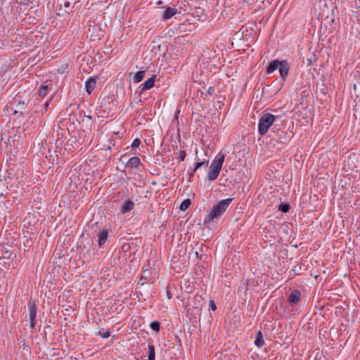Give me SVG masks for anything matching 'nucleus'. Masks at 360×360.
Wrapping results in <instances>:
<instances>
[{
    "mask_svg": "<svg viewBox=\"0 0 360 360\" xmlns=\"http://www.w3.org/2000/svg\"><path fill=\"white\" fill-rule=\"evenodd\" d=\"M232 200V198L222 200L213 206L210 212L205 217L204 223L208 224L214 219L219 218L227 210Z\"/></svg>",
    "mask_w": 360,
    "mask_h": 360,
    "instance_id": "1",
    "label": "nucleus"
},
{
    "mask_svg": "<svg viewBox=\"0 0 360 360\" xmlns=\"http://www.w3.org/2000/svg\"><path fill=\"white\" fill-rule=\"evenodd\" d=\"M225 155L219 153L210 166V172L207 174V179L210 181H214L217 179L224 163Z\"/></svg>",
    "mask_w": 360,
    "mask_h": 360,
    "instance_id": "2",
    "label": "nucleus"
},
{
    "mask_svg": "<svg viewBox=\"0 0 360 360\" xmlns=\"http://www.w3.org/2000/svg\"><path fill=\"white\" fill-rule=\"evenodd\" d=\"M275 119V116L270 113L264 114L260 118L259 122V131L260 134L263 135L267 132L270 127L274 124Z\"/></svg>",
    "mask_w": 360,
    "mask_h": 360,
    "instance_id": "3",
    "label": "nucleus"
},
{
    "mask_svg": "<svg viewBox=\"0 0 360 360\" xmlns=\"http://www.w3.org/2000/svg\"><path fill=\"white\" fill-rule=\"evenodd\" d=\"M30 311V320L31 321V327L34 328L35 326L34 320L37 315V305L34 301L30 300L28 304Z\"/></svg>",
    "mask_w": 360,
    "mask_h": 360,
    "instance_id": "4",
    "label": "nucleus"
},
{
    "mask_svg": "<svg viewBox=\"0 0 360 360\" xmlns=\"http://www.w3.org/2000/svg\"><path fill=\"white\" fill-rule=\"evenodd\" d=\"M96 79L94 77H90L85 82V89L88 94H91L96 88Z\"/></svg>",
    "mask_w": 360,
    "mask_h": 360,
    "instance_id": "5",
    "label": "nucleus"
},
{
    "mask_svg": "<svg viewBox=\"0 0 360 360\" xmlns=\"http://www.w3.org/2000/svg\"><path fill=\"white\" fill-rule=\"evenodd\" d=\"M282 65V60H274L270 63L266 69L267 74L270 75L273 73L276 70L279 69Z\"/></svg>",
    "mask_w": 360,
    "mask_h": 360,
    "instance_id": "6",
    "label": "nucleus"
},
{
    "mask_svg": "<svg viewBox=\"0 0 360 360\" xmlns=\"http://www.w3.org/2000/svg\"><path fill=\"white\" fill-rule=\"evenodd\" d=\"M279 72L283 79H285L289 72V66L286 60H282V65L279 68Z\"/></svg>",
    "mask_w": 360,
    "mask_h": 360,
    "instance_id": "7",
    "label": "nucleus"
},
{
    "mask_svg": "<svg viewBox=\"0 0 360 360\" xmlns=\"http://www.w3.org/2000/svg\"><path fill=\"white\" fill-rule=\"evenodd\" d=\"M300 298V292L297 290H295L290 295V296L288 297V301L291 304L295 305L299 302Z\"/></svg>",
    "mask_w": 360,
    "mask_h": 360,
    "instance_id": "8",
    "label": "nucleus"
},
{
    "mask_svg": "<svg viewBox=\"0 0 360 360\" xmlns=\"http://www.w3.org/2000/svg\"><path fill=\"white\" fill-rule=\"evenodd\" d=\"M140 165H141L140 159L138 157L134 156V157L131 158L128 160L126 166L127 167H130V168H136V167H138Z\"/></svg>",
    "mask_w": 360,
    "mask_h": 360,
    "instance_id": "9",
    "label": "nucleus"
},
{
    "mask_svg": "<svg viewBox=\"0 0 360 360\" xmlns=\"http://www.w3.org/2000/svg\"><path fill=\"white\" fill-rule=\"evenodd\" d=\"M155 84V79L154 77H150L146 81L141 84V88L142 90H148L151 89Z\"/></svg>",
    "mask_w": 360,
    "mask_h": 360,
    "instance_id": "10",
    "label": "nucleus"
},
{
    "mask_svg": "<svg viewBox=\"0 0 360 360\" xmlns=\"http://www.w3.org/2000/svg\"><path fill=\"white\" fill-rule=\"evenodd\" d=\"M37 219L33 213H28L27 217L25 219L24 222L27 224L28 226H34L37 223Z\"/></svg>",
    "mask_w": 360,
    "mask_h": 360,
    "instance_id": "11",
    "label": "nucleus"
},
{
    "mask_svg": "<svg viewBox=\"0 0 360 360\" xmlns=\"http://www.w3.org/2000/svg\"><path fill=\"white\" fill-rule=\"evenodd\" d=\"M108 233L106 230H103L98 234V245L101 246L104 244L108 238Z\"/></svg>",
    "mask_w": 360,
    "mask_h": 360,
    "instance_id": "12",
    "label": "nucleus"
},
{
    "mask_svg": "<svg viewBox=\"0 0 360 360\" xmlns=\"http://www.w3.org/2000/svg\"><path fill=\"white\" fill-rule=\"evenodd\" d=\"M176 13V9L174 8H167L164 13L165 19H169Z\"/></svg>",
    "mask_w": 360,
    "mask_h": 360,
    "instance_id": "13",
    "label": "nucleus"
},
{
    "mask_svg": "<svg viewBox=\"0 0 360 360\" xmlns=\"http://www.w3.org/2000/svg\"><path fill=\"white\" fill-rule=\"evenodd\" d=\"M134 207V203L131 201H127L124 202L122 206V212L126 213L127 212L131 211Z\"/></svg>",
    "mask_w": 360,
    "mask_h": 360,
    "instance_id": "14",
    "label": "nucleus"
},
{
    "mask_svg": "<svg viewBox=\"0 0 360 360\" xmlns=\"http://www.w3.org/2000/svg\"><path fill=\"white\" fill-rule=\"evenodd\" d=\"M148 360H155V348L153 345H148V350L147 352Z\"/></svg>",
    "mask_w": 360,
    "mask_h": 360,
    "instance_id": "15",
    "label": "nucleus"
},
{
    "mask_svg": "<svg viewBox=\"0 0 360 360\" xmlns=\"http://www.w3.org/2000/svg\"><path fill=\"white\" fill-rule=\"evenodd\" d=\"M145 75V71H139L137 72L134 77V82L135 83L140 82L144 77Z\"/></svg>",
    "mask_w": 360,
    "mask_h": 360,
    "instance_id": "16",
    "label": "nucleus"
},
{
    "mask_svg": "<svg viewBox=\"0 0 360 360\" xmlns=\"http://www.w3.org/2000/svg\"><path fill=\"white\" fill-rule=\"evenodd\" d=\"M191 205V200L190 199H186L184 200L180 205L179 209L182 211L186 210L189 205Z\"/></svg>",
    "mask_w": 360,
    "mask_h": 360,
    "instance_id": "17",
    "label": "nucleus"
},
{
    "mask_svg": "<svg viewBox=\"0 0 360 360\" xmlns=\"http://www.w3.org/2000/svg\"><path fill=\"white\" fill-rule=\"evenodd\" d=\"M6 110L7 112H11L13 115L19 114L20 117H22L24 115L23 112L20 111L19 110L13 109L11 107H6Z\"/></svg>",
    "mask_w": 360,
    "mask_h": 360,
    "instance_id": "18",
    "label": "nucleus"
},
{
    "mask_svg": "<svg viewBox=\"0 0 360 360\" xmlns=\"http://www.w3.org/2000/svg\"><path fill=\"white\" fill-rule=\"evenodd\" d=\"M48 87L49 86L47 84H44L40 87L39 95L41 97H44L46 95Z\"/></svg>",
    "mask_w": 360,
    "mask_h": 360,
    "instance_id": "19",
    "label": "nucleus"
},
{
    "mask_svg": "<svg viewBox=\"0 0 360 360\" xmlns=\"http://www.w3.org/2000/svg\"><path fill=\"white\" fill-rule=\"evenodd\" d=\"M70 4H71V3H70V1L69 0H60V6L61 7L63 6L65 8V12H68L66 11V8H70Z\"/></svg>",
    "mask_w": 360,
    "mask_h": 360,
    "instance_id": "20",
    "label": "nucleus"
},
{
    "mask_svg": "<svg viewBox=\"0 0 360 360\" xmlns=\"http://www.w3.org/2000/svg\"><path fill=\"white\" fill-rule=\"evenodd\" d=\"M17 107L20 111L23 112V110L26 108L25 102L23 100H19L18 102Z\"/></svg>",
    "mask_w": 360,
    "mask_h": 360,
    "instance_id": "21",
    "label": "nucleus"
},
{
    "mask_svg": "<svg viewBox=\"0 0 360 360\" xmlns=\"http://www.w3.org/2000/svg\"><path fill=\"white\" fill-rule=\"evenodd\" d=\"M150 328L155 330V331H159L160 330V323L158 321H153L151 323H150Z\"/></svg>",
    "mask_w": 360,
    "mask_h": 360,
    "instance_id": "22",
    "label": "nucleus"
},
{
    "mask_svg": "<svg viewBox=\"0 0 360 360\" xmlns=\"http://www.w3.org/2000/svg\"><path fill=\"white\" fill-rule=\"evenodd\" d=\"M290 206L288 204H281L279 205V210L283 212H286L289 210Z\"/></svg>",
    "mask_w": 360,
    "mask_h": 360,
    "instance_id": "23",
    "label": "nucleus"
},
{
    "mask_svg": "<svg viewBox=\"0 0 360 360\" xmlns=\"http://www.w3.org/2000/svg\"><path fill=\"white\" fill-rule=\"evenodd\" d=\"M68 68V64L65 63V64L62 65V66L60 68L58 69L57 72L58 73L63 74L67 70Z\"/></svg>",
    "mask_w": 360,
    "mask_h": 360,
    "instance_id": "24",
    "label": "nucleus"
},
{
    "mask_svg": "<svg viewBox=\"0 0 360 360\" xmlns=\"http://www.w3.org/2000/svg\"><path fill=\"white\" fill-rule=\"evenodd\" d=\"M255 345L257 347H260L264 345V339H255Z\"/></svg>",
    "mask_w": 360,
    "mask_h": 360,
    "instance_id": "25",
    "label": "nucleus"
},
{
    "mask_svg": "<svg viewBox=\"0 0 360 360\" xmlns=\"http://www.w3.org/2000/svg\"><path fill=\"white\" fill-rule=\"evenodd\" d=\"M141 144V141L140 139H135L133 142H132V144H131V147L133 148H138Z\"/></svg>",
    "mask_w": 360,
    "mask_h": 360,
    "instance_id": "26",
    "label": "nucleus"
},
{
    "mask_svg": "<svg viewBox=\"0 0 360 360\" xmlns=\"http://www.w3.org/2000/svg\"><path fill=\"white\" fill-rule=\"evenodd\" d=\"M186 155V152L184 150H180L179 152L178 158L181 161H183L185 159Z\"/></svg>",
    "mask_w": 360,
    "mask_h": 360,
    "instance_id": "27",
    "label": "nucleus"
},
{
    "mask_svg": "<svg viewBox=\"0 0 360 360\" xmlns=\"http://www.w3.org/2000/svg\"><path fill=\"white\" fill-rule=\"evenodd\" d=\"M204 164L207 165L208 164V161H207V162L203 161V162H197L196 165H195V167L194 168V172H195L198 168H200Z\"/></svg>",
    "mask_w": 360,
    "mask_h": 360,
    "instance_id": "28",
    "label": "nucleus"
},
{
    "mask_svg": "<svg viewBox=\"0 0 360 360\" xmlns=\"http://www.w3.org/2000/svg\"><path fill=\"white\" fill-rule=\"evenodd\" d=\"M210 308L212 311H214L216 309V306L214 301H210Z\"/></svg>",
    "mask_w": 360,
    "mask_h": 360,
    "instance_id": "29",
    "label": "nucleus"
},
{
    "mask_svg": "<svg viewBox=\"0 0 360 360\" xmlns=\"http://www.w3.org/2000/svg\"><path fill=\"white\" fill-rule=\"evenodd\" d=\"M110 333L109 331H105L103 334V338H108L110 336Z\"/></svg>",
    "mask_w": 360,
    "mask_h": 360,
    "instance_id": "30",
    "label": "nucleus"
},
{
    "mask_svg": "<svg viewBox=\"0 0 360 360\" xmlns=\"http://www.w3.org/2000/svg\"><path fill=\"white\" fill-rule=\"evenodd\" d=\"M214 88H212V87H210V88L208 89V90H207V93H208L209 94H212L214 92Z\"/></svg>",
    "mask_w": 360,
    "mask_h": 360,
    "instance_id": "31",
    "label": "nucleus"
},
{
    "mask_svg": "<svg viewBox=\"0 0 360 360\" xmlns=\"http://www.w3.org/2000/svg\"><path fill=\"white\" fill-rule=\"evenodd\" d=\"M167 296L168 299H171L172 297V293L168 290H167Z\"/></svg>",
    "mask_w": 360,
    "mask_h": 360,
    "instance_id": "32",
    "label": "nucleus"
},
{
    "mask_svg": "<svg viewBox=\"0 0 360 360\" xmlns=\"http://www.w3.org/2000/svg\"><path fill=\"white\" fill-rule=\"evenodd\" d=\"M146 273H147V271H146V270L143 271L144 275H143V276H143V278H146L147 277V274H146Z\"/></svg>",
    "mask_w": 360,
    "mask_h": 360,
    "instance_id": "33",
    "label": "nucleus"
},
{
    "mask_svg": "<svg viewBox=\"0 0 360 360\" xmlns=\"http://www.w3.org/2000/svg\"><path fill=\"white\" fill-rule=\"evenodd\" d=\"M139 284H141V285H143V276H141V278H140V281H139Z\"/></svg>",
    "mask_w": 360,
    "mask_h": 360,
    "instance_id": "34",
    "label": "nucleus"
},
{
    "mask_svg": "<svg viewBox=\"0 0 360 360\" xmlns=\"http://www.w3.org/2000/svg\"><path fill=\"white\" fill-rule=\"evenodd\" d=\"M262 336V333L260 331H259L258 333V338H261Z\"/></svg>",
    "mask_w": 360,
    "mask_h": 360,
    "instance_id": "35",
    "label": "nucleus"
}]
</instances>
